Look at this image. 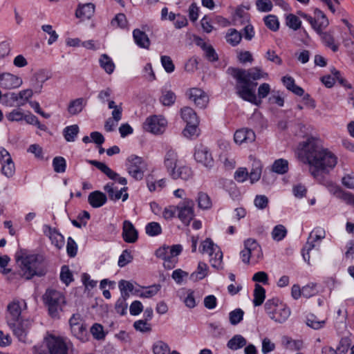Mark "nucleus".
<instances>
[{
    "mask_svg": "<svg viewBox=\"0 0 354 354\" xmlns=\"http://www.w3.org/2000/svg\"><path fill=\"white\" fill-rule=\"evenodd\" d=\"M304 161H306L313 167L310 169L311 175L323 185V183L328 180L325 179L320 173H328L333 169L337 162V156L325 148L320 140L313 137L304 144Z\"/></svg>",
    "mask_w": 354,
    "mask_h": 354,
    "instance_id": "obj_1",
    "label": "nucleus"
},
{
    "mask_svg": "<svg viewBox=\"0 0 354 354\" xmlns=\"http://www.w3.org/2000/svg\"><path fill=\"white\" fill-rule=\"evenodd\" d=\"M227 72L237 82L235 86L237 95L245 101L258 104L254 91L257 83L252 82V80L266 78L268 76V73L263 72L258 67L249 69L230 67Z\"/></svg>",
    "mask_w": 354,
    "mask_h": 354,
    "instance_id": "obj_2",
    "label": "nucleus"
},
{
    "mask_svg": "<svg viewBox=\"0 0 354 354\" xmlns=\"http://www.w3.org/2000/svg\"><path fill=\"white\" fill-rule=\"evenodd\" d=\"M16 260L17 262L21 261V275L26 279H30L34 276L41 277L46 274L44 258L41 255L17 256Z\"/></svg>",
    "mask_w": 354,
    "mask_h": 354,
    "instance_id": "obj_3",
    "label": "nucleus"
},
{
    "mask_svg": "<svg viewBox=\"0 0 354 354\" xmlns=\"http://www.w3.org/2000/svg\"><path fill=\"white\" fill-rule=\"evenodd\" d=\"M269 317L277 323L285 322L290 315V309L277 297L269 299L264 305Z\"/></svg>",
    "mask_w": 354,
    "mask_h": 354,
    "instance_id": "obj_4",
    "label": "nucleus"
},
{
    "mask_svg": "<svg viewBox=\"0 0 354 354\" xmlns=\"http://www.w3.org/2000/svg\"><path fill=\"white\" fill-rule=\"evenodd\" d=\"M44 304L47 306L49 315L53 318L59 317L66 304L64 295L54 289H47L43 296Z\"/></svg>",
    "mask_w": 354,
    "mask_h": 354,
    "instance_id": "obj_5",
    "label": "nucleus"
},
{
    "mask_svg": "<svg viewBox=\"0 0 354 354\" xmlns=\"http://www.w3.org/2000/svg\"><path fill=\"white\" fill-rule=\"evenodd\" d=\"M240 255L244 263H249L250 260L257 261L263 257V252L258 242L252 238L244 241V249L241 251Z\"/></svg>",
    "mask_w": 354,
    "mask_h": 354,
    "instance_id": "obj_6",
    "label": "nucleus"
},
{
    "mask_svg": "<svg viewBox=\"0 0 354 354\" xmlns=\"http://www.w3.org/2000/svg\"><path fill=\"white\" fill-rule=\"evenodd\" d=\"M27 308L24 300L14 299L6 307L5 319L8 325H13V323L23 319L21 313L23 310Z\"/></svg>",
    "mask_w": 354,
    "mask_h": 354,
    "instance_id": "obj_7",
    "label": "nucleus"
},
{
    "mask_svg": "<svg viewBox=\"0 0 354 354\" xmlns=\"http://www.w3.org/2000/svg\"><path fill=\"white\" fill-rule=\"evenodd\" d=\"M146 166V163L141 157L131 155L127 158V171L136 180L143 178Z\"/></svg>",
    "mask_w": 354,
    "mask_h": 354,
    "instance_id": "obj_8",
    "label": "nucleus"
},
{
    "mask_svg": "<svg viewBox=\"0 0 354 354\" xmlns=\"http://www.w3.org/2000/svg\"><path fill=\"white\" fill-rule=\"evenodd\" d=\"M47 346L48 353L35 346V354H68V346L61 337H50L48 339Z\"/></svg>",
    "mask_w": 354,
    "mask_h": 354,
    "instance_id": "obj_9",
    "label": "nucleus"
},
{
    "mask_svg": "<svg viewBox=\"0 0 354 354\" xmlns=\"http://www.w3.org/2000/svg\"><path fill=\"white\" fill-rule=\"evenodd\" d=\"M326 236V232L324 228L317 227L315 228L309 235L306 244L302 249V257L304 260L309 264L310 254L309 252L312 250L315 245V242L321 241Z\"/></svg>",
    "mask_w": 354,
    "mask_h": 354,
    "instance_id": "obj_10",
    "label": "nucleus"
},
{
    "mask_svg": "<svg viewBox=\"0 0 354 354\" xmlns=\"http://www.w3.org/2000/svg\"><path fill=\"white\" fill-rule=\"evenodd\" d=\"M32 321L30 319H23L13 323V325H8L12 330L14 335L21 342H27V335L32 326Z\"/></svg>",
    "mask_w": 354,
    "mask_h": 354,
    "instance_id": "obj_11",
    "label": "nucleus"
},
{
    "mask_svg": "<svg viewBox=\"0 0 354 354\" xmlns=\"http://www.w3.org/2000/svg\"><path fill=\"white\" fill-rule=\"evenodd\" d=\"M194 206V201L189 198H185L177 205L178 216L183 223L189 225L195 216Z\"/></svg>",
    "mask_w": 354,
    "mask_h": 354,
    "instance_id": "obj_12",
    "label": "nucleus"
},
{
    "mask_svg": "<svg viewBox=\"0 0 354 354\" xmlns=\"http://www.w3.org/2000/svg\"><path fill=\"white\" fill-rule=\"evenodd\" d=\"M167 125V120L160 115H153L146 119L143 128L153 134L162 133Z\"/></svg>",
    "mask_w": 354,
    "mask_h": 354,
    "instance_id": "obj_13",
    "label": "nucleus"
},
{
    "mask_svg": "<svg viewBox=\"0 0 354 354\" xmlns=\"http://www.w3.org/2000/svg\"><path fill=\"white\" fill-rule=\"evenodd\" d=\"M186 95L200 109L206 107L209 102V97L205 92L198 88H189L186 92Z\"/></svg>",
    "mask_w": 354,
    "mask_h": 354,
    "instance_id": "obj_14",
    "label": "nucleus"
},
{
    "mask_svg": "<svg viewBox=\"0 0 354 354\" xmlns=\"http://www.w3.org/2000/svg\"><path fill=\"white\" fill-rule=\"evenodd\" d=\"M194 158L206 167L211 168L214 165L212 155L206 146L201 145L196 147Z\"/></svg>",
    "mask_w": 354,
    "mask_h": 354,
    "instance_id": "obj_15",
    "label": "nucleus"
},
{
    "mask_svg": "<svg viewBox=\"0 0 354 354\" xmlns=\"http://www.w3.org/2000/svg\"><path fill=\"white\" fill-rule=\"evenodd\" d=\"M23 83L21 78L9 73L0 74V87L13 89L19 87Z\"/></svg>",
    "mask_w": 354,
    "mask_h": 354,
    "instance_id": "obj_16",
    "label": "nucleus"
},
{
    "mask_svg": "<svg viewBox=\"0 0 354 354\" xmlns=\"http://www.w3.org/2000/svg\"><path fill=\"white\" fill-rule=\"evenodd\" d=\"M323 185L328 187L330 192L338 194L346 203L354 205V195L350 192H343L341 188L331 180H326Z\"/></svg>",
    "mask_w": 354,
    "mask_h": 354,
    "instance_id": "obj_17",
    "label": "nucleus"
},
{
    "mask_svg": "<svg viewBox=\"0 0 354 354\" xmlns=\"http://www.w3.org/2000/svg\"><path fill=\"white\" fill-rule=\"evenodd\" d=\"M122 238L127 243H135L138 238V233L132 223L128 220L123 222Z\"/></svg>",
    "mask_w": 354,
    "mask_h": 354,
    "instance_id": "obj_18",
    "label": "nucleus"
},
{
    "mask_svg": "<svg viewBox=\"0 0 354 354\" xmlns=\"http://www.w3.org/2000/svg\"><path fill=\"white\" fill-rule=\"evenodd\" d=\"M104 189L107 192L109 198L112 201H117L122 198V201H125L129 197L127 193L123 194V192H126L127 190V187H124L120 190H118L117 188L114 187V183H109L104 185Z\"/></svg>",
    "mask_w": 354,
    "mask_h": 354,
    "instance_id": "obj_19",
    "label": "nucleus"
},
{
    "mask_svg": "<svg viewBox=\"0 0 354 354\" xmlns=\"http://www.w3.org/2000/svg\"><path fill=\"white\" fill-rule=\"evenodd\" d=\"M256 138L254 132L252 129H241L237 130L234 136V142L239 145L250 143L254 141Z\"/></svg>",
    "mask_w": 354,
    "mask_h": 354,
    "instance_id": "obj_20",
    "label": "nucleus"
},
{
    "mask_svg": "<svg viewBox=\"0 0 354 354\" xmlns=\"http://www.w3.org/2000/svg\"><path fill=\"white\" fill-rule=\"evenodd\" d=\"M95 12V6L92 3L80 4L75 12V16L82 20L91 19Z\"/></svg>",
    "mask_w": 354,
    "mask_h": 354,
    "instance_id": "obj_21",
    "label": "nucleus"
},
{
    "mask_svg": "<svg viewBox=\"0 0 354 354\" xmlns=\"http://www.w3.org/2000/svg\"><path fill=\"white\" fill-rule=\"evenodd\" d=\"M107 201L105 194L100 191H94L89 194L88 202L93 208H99L103 206Z\"/></svg>",
    "mask_w": 354,
    "mask_h": 354,
    "instance_id": "obj_22",
    "label": "nucleus"
},
{
    "mask_svg": "<svg viewBox=\"0 0 354 354\" xmlns=\"http://www.w3.org/2000/svg\"><path fill=\"white\" fill-rule=\"evenodd\" d=\"M315 24L314 30L316 32H320L325 29L329 24V21L326 15L319 9L315 8L314 11Z\"/></svg>",
    "mask_w": 354,
    "mask_h": 354,
    "instance_id": "obj_23",
    "label": "nucleus"
},
{
    "mask_svg": "<svg viewBox=\"0 0 354 354\" xmlns=\"http://www.w3.org/2000/svg\"><path fill=\"white\" fill-rule=\"evenodd\" d=\"M133 37L135 43L140 48L149 49L151 42L147 35L144 31L138 28L133 30Z\"/></svg>",
    "mask_w": 354,
    "mask_h": 354,
    "instance_id": "obj_24",
    "label": "nucleus"
},
{
    "mask_svg": "<svg viewBox=\"0 0 354 354\" xmlns=\"http://www.w3.org/2000/svg\"><path fill=\"white\" fill-rule=\"evenodd\" d=\"M48 79L49 77L46 75L43 71L35 73L31 80V86L34 88L35 93H40L43 88V84Z\"/></svg>",
    "mask_w": 354,
    "mask_h": 354,
    "instance_id": "obj_25",
    "label": "nucleus"
},
{
    "mask_svg": "<svg viewBox=\"0 0 354 354\" xmlns=\"http://www.w3.org/2000/svg\"><path fill=\"white\" fill-rule=\"evenodd\" d=\"M177 161L178 154L176 151L173 149H168L165 155L164 165L169 173L171 170L176 169Z\"/></svg>",
    "mask_w": 354,
    "mask_h": 354,
    "instance_id": "obj_26",
    "label": "nucleus"
},
{
    "mask_svg": "<svg viewBox=\"0 0 354 354\" xmlns=\"http://www.w3.org/2000/svg\"><path fill=\"white\" fill-rule=\"evenodd\" d=\"M169 175L173 179L180 178L183 180H189L192 176V171L191 168L183 166L180 167L177 171L172 169L169 171Z\"/></svg>",
    "mask_w": 354,
    "mask_h": 354,
    "instance_id": "obj_27",
    "label": "nucleus"
},
{
    "mask_svg": "<svg viewBox=\"0 0 354 354\" xmlns=\"http://www.w3.org/2000/svg\"><path fill=\"white\" fill-rule=\"evenodd\" d=\"M86 105L84 98L80 97L70 102L67 111L71 115H77L83 110Z\"/></svg>",
    "mask_w": 354,
    "mask_h": 354,
    "instance_id": "obj_28",
    "label": "nucleus"
},
{
    "mask_svg": "<svg viewBox=\"0 0 354 354\" xmlns=\"http://www.w3.org/2000/svg\"><path fill=\"white\" fill-rule=\"evenodd\" d=\"M181 118L187 124H199L196 113L190 107L185 106L181 109Z\"/></svg>",
    "mask_w": 354,
    "mask_h": 354,
    "instance_id": "obj_29",
    "label": "nucleus"
},
{
    "mask_svg": "<svg viewBox=\"0 0 354 354\" xmlns=\"http://www.w3.org/2000/svg\"><path fill=\"white\" fill-rule=\"evenodd\" d=\"M321 37L322 42L333 52L338 50V46L335 44V40L333 35L330 32H317Z\"/></svg>",
    "mask_w": 354,
    "mask_h": 354,
    "instance_id": "obj_30",
    "label": "nucleus"
},
{
    "mask_svg": "<svg viewBox=\"0 0 354 354\" xmlns=\"http://www.w3.org/2000/svg\"><path fill=\"white\" fill-rule=\"evenodd\" d=\"M71 330L72 334L80 341L85 342L88 339L87 329L84 323L71 328Z\"/></svg>",
    "mask_w": 354,
    "mask_h": 354,
    "instance_id": "obj_31",
    "label": "nucleus"
},
{
    "mask_svg": "<svg viewBox=\"0 0 354 354\" xmlns=\"http://www.w3.org/2000/svg\"><path fill=\"white\" fill-rule=\"evenodd\" d=\"M254 299H253V304L254 306H261L266 298V290L263 287L260 286L259 284H255L254 290Z\"/></svg>",
    "mask_w": 354,
    "mask_h": 354,
    "instance_id": "obj_32",
    "label": "nucleus"
},
{
    "mask_svg": "<svg viewBox=\"0 0 354 354\" xmlns=\"http://www.w3.org/2000/svg\"><path fill=\"white\" fill-rule=\"evenodd\" d=\"M207 265L204 262L200 261L198 264L196 271L191 274L190 279L194 281L203 279L206 277L207 274Z\"/></svg>",
    "mask_w": 354,
    "mask_h": 354,
    "instance_id": "obj_33",
    "label": "nucleus"
},
{
    "mask_svg": "<svg viewBox=\"0 0 354 354\" xmlns=\"http://www.w3.org/2000/svg\"><path fill=\"white\" fill-rule=\"evenodd\" d=\"M241 33L234 28L229 29L225 35L226 41L232 46H237L241 41Z\"/></svg>",
    "mask_w": 354,
    "mask_h": 354,
    "instance_id": "obj_34",
    "label": "nucleus"
},
{
    "mask_svg": "<svg viewBox=\"0 0 354 354\" xmlns=\"http://www.w3.org/2000/svg\"><path fill=\"white\" fill-rule=\"evenodd\" d=\"M247 344L246 339L241 335H236L232 339H230L227 346L231 350H238L243 348Z\"/></svg>",
    "mask_w": 354,
    "mask_h": 354,
    "instance_id": "obj_35",
    "label": "nucleus"
},
{
    "mask_svg": "<svg viewBox=\"0 0 354 354\" xmlns=\"http://www.w3.org/2000/svg\"><path fill=\"white\" fill-rule=\"evenodd\" d=\"M196 201L198 207L202 209H209L212 206L210 197L207 194L203 192H198Z\"/></svg>",
    "mask_w": 354,
    "mask_h": 354,
    "instance_id": "obj_36",
    "label": "nucleus"
},
{
    "mask_svg": "<svg viewBox=\"0 0 354 354\" xmlns=\"http://www.w3.org/2000/svg\"><path fill=\"white\" fill-rule=\"evenodd\" d=\"M272 170L279 174L287 173L288 171V160L283 158L276 160L272 165Z\"/></svg>",
    "mask_w": 354,
    "mask_h": 354,
    "instance_id": "obj_37",
    "label": "nucleus"
},
{
    "mask_svg": "<svg viewBox=\"0 0 354 354\" xmlns=\"http://www.w3.org/2000/svg\"><path fill=\"white\" fill-rule=\"evenodd\" d=\"M1 163L2 174L8 178L12 176L15 171V167L12 158H8V159L5 160V162Z\"/></svg>",
    "mask_w": 354,
    "mask_h": 354,
    "instance_id": "obj_38",
    "label": "nucleus"
},
{
    "mask_svg": "<svg viewBox=\"0 0 354 354\" xmlns=\"http://www.w3.org/2000/svg\"><path fill=\"white\" fill-rule=\"evenodd\" d=\"M175 93L170 90H162L160 101L164 106H171L176 101Z\"/></svg>",
    "mask_w": 354,
    "mask_h": 354,
    "instance_id": "obj_39",
    "label": "nucleus"
},
{
    "mask_svg": "<svg viewBox=\"0 0 354 354\" xmlns=\"http://www.w3.org/2000/svg\"><path fill=\"white\" fill-rule=\"evenodd\" d=\"M100 64L101 67L109 74H111L115 69V64L112 59L105 54L101 56Z\"/></svg>",
    "mask_w": 354,
    "mask_h": 354,
    "instance_id": "obj_40",
    "label": "nucleus"
},
{
    "mask_svg": "<svg viewBox=\"0 0 354 354\" xmlns=\"http://www.w3.org/2000/svg\"><path fill=\"white\" fill-rule=\"evenodd\" d=\"M79 133V127L77 124L66 127L64 129V138L68 142H73Z\"/></svg>",
    "mask_w": 354,
    "mask_h": 354,
    "instance_id": "obj_41",
    "label": "nucleus"
},
{
    "mask_svg": "<svg viewBox=\"0 0 354 354\" xmlns=\"http://www.w3.org/2000/svg\"><path fill=\"white\" fill-rule=\"evenodd\" d=\"M198 124H187L185 128L183 131L185 137L193 139L199 135Z\"/></svg>",
    "mask_w": 354,
    "mask_h": 354,
    "instance_id": "obj_42",
    "label": "nucleus"
},
{
    "mask_svg": "<svg viewBox=\"0 0 354 354\" xmlns=\"http://www.w3.org/2000/svg\"><path fill=\"white\" fill-rule=\"evenodd\" d=\"M244 312L241 308H236L229 313V319L232 325H236L243 319Z\"/></svg>",
    "mask_w": 354,
    "mask_h": 354,
    "instance_id": "obj_43",
    "label": "nucleus"
},
{
    "mask_svg": "<svg viewBox=\"0 0 354 354\" xmlns=\"http://www.w3.org/2000/svg\"><path fill=\"white\" fill-rule=\"evenodd\" d=\"M202 246V252H207L209 254L210 257H212L214 252H216V249H218V246L215 245L212 240L209 238L206 239L201 243Z\"/></svg>",
    "mask_w": 354,
    "mask_h": 354,
    "instance_id": "obj_44",
    "label": "nucleus"
},
{
    "mask_svg": "<svg viewBox=\"0 0 354 354\" xmlns=\"http://www.w3.org/2000/svg\"><path fill=\"white\" fill-rule=\"evenodd\" d=\"M287 234L286 227L282 225H276L272 232V238L277 241H281Z\"/></svg>",
    "mask_w": 354,
    "mask_h": 354,
    "instance_id": "obj_45",
    "label": "nucleus"
},
{
    "mask_svg": "<svg viewBox=\"0 0 354 354\" xmlns=\"http://www.w3.org/2000/svg\"><path fill=\"white\" fill-rule=\"evenodd\" d=\"M146 233L151 236L159 235L162 232V228L157 222H151L145 227Z\"/></svg>",
    "mask_w": 354,
    "mask_h": 354,
    "instance_id": "obj_46",
    "label": "nucleus"
},
{
    "mask_svg": "<svg viewBox=\"0 0 354 354\" xmlns=\"http://www.w3.org/2000/svg\"><path fill=\"white\" fill-rule=\"evenodd\" d=\"M60 279L66 286L73 281V274L71 272L68 266H63L61 268Z\"/></svg>",
    "mask_w": 354,
    "mask_h": 354,
    "instance_id": "obj_47",
    "label": "nucleus"
},
{
    "mask_svg": "<svg viewBox=\"0 0 354 354\" xmlns=\"http://www.w3.org/2000/svg\"><path fill=\"white\" fill-rule=\"evenodd\" d=\"M54 170L57 173H63L66 170V163L63 157L57 156L53 160Z\"/></svg>",
    "mask_w": 354,
    "mask_h": 354,
    "instance_id": "obj_48",
    "label": "nucleus"
},
{
    "mask_svg": "<svg viewBox=\"0 0 354 354\" xmlns=\"http://www.w3.org/2000/svg\"><path fill=\"white\" fill-rule=\"evenodd\" d=\"M90 331L95 339L101 340L105 337L103 326L100 324H94L91 326Z\"/></svg>",
    "mask_w": 354,
    "mask_h": 354,
    "instance_id": "obj_49",
    "label": "nucleus"
},
{
    "mask_svg": "<svg viewBox=\"0 0 354 354\" xmlns=\"http://www.w3.org/2000/svg\"><path fill=\"white\" fill-rule=\"evenodd\" d=\"M153 351L154 354H171L169 346L162 341H159L153 345Z\"/></svg>",
    "mask_w": 354,
    "mask_h": 354,
    "instance_id": "obj_50",
    "label": "nucleus"
},
{
    "mask_svg": "<svg viewBox=\"0 0 354 354\" xmlns=\"http://www.w3.org/2000/svg\"><path fill=\"white\" fill-rule=\"evenodd\" d=\"M266 26L272 31H277L279 27V23L276 16L268 15L264 17Z\"/></svg>",
    "mask_w": 354,
    "mask_h": 354,
    "instance_id": "obj_51",
    "label": "nucleus"
},
{
    "mask_svg": "<svg viewBox=\"0 0 354 354\" xmlns=\"http://www.w3.org/2000/svg\"><path fill=\"white\" fill-rule=\"evenodd\" d=\"M33 95V91L30 88L24 89L19 91L17 93V96L19 97V102H18V106H23L26 104V102L28 101L30 98H31Z\"/></svg>",
    "mask_w": 354,
    "mask_h": 354,
    "instance_id": "obj_52",
    "label": "nucleus"
},
{
    "mask_svg": "<svg viewBox=\"0 0 354 354\" xmlns=\"http://www.w3.org/2000/svg\"><path fill=\"white\" fill-rule=\"evenodd\" d=\"M160 61L162 67L164 68L167 73H171L174 71L175 66L169 56L162 55L160 57Z\"/></svg>",
    "mask_w": 354,
    "mask_h": 354,
    "instance_id": "obj_53",
    "label": "nucleus"
},
{
    "mask_svg": "<svg viewBox=\"0 0 354 354\" xmlns=\"http://www.w3.org/2000/svg\"><path fill=\"white\" fill-rule=\"evenodd\" d=\"M306 324L313 329L317 330L324 327L325 321H319L315 316L310 315L306 319Z\"/></svg>",
    "mask_w": 354,
    "mask_h": 354,
    "instance_id": "obj_54",
    "label": "nucleus"
},
{
    "mask_svg": "<svg viewBox=\"0 0 354 354\" xmlns=\"http://www.w3.org/2000/svg\"><path fill=\"white\" fill-rule=\"evenodd\" d=\"M301 24L299 19L295 15L290 14L286 17V25L295 30L300 28Z\"/></svg>",
    "mask_w": 354,
    "mask_h": 354,
    "instance_id": "obj_55",
    "label": "nucleus"
},
{
    "mask_svg": "<svg viewBox=\"0 0 354 354\" xmlns=\"http://www.w3.org/2000/svg\"><path fill=\"white\" fill-rule=\"evenodd\" d=\"M134 328L142 333L150 332L151 330V324L146 320H138L133 324Z\"/></svg>",
    "mask_w": 354,
    "mask_h": 354,
    "instance_id": "obj_56",
    "label": "nucleus"
},
{
    "mask_svg": "<svg viewBox=\"0 0 354 354\" xmlns=\"http://www.w3.org/2000/svg\"><path fill=\"white\" fill-rule=\"evenodd\" d=\"M256 6L260 12H270L272 9V3L270 0H257Z\"/></svg>",
    "mask_w": 354,
    "mask_h": 354,
    "instance_id": "obj_57",
    "label": "nucleus"
},
{
    "mask_svg": "<svg viewBox=\"0 0 354 354\" xmlns=\"http://www.w3.org/2000/svg\"><path fill=\"white\" fill-rule=\"evenodd\" d=\"M261 176V167L259 163H257L255 167H253L251 169L250 174H248V177L251 181V183H254L257 182Z\"/></svg>",
    "mask_w": 354,
    "mask_h": 354,
    "instance_id": "obj_58",
    "label": "nucleus"
},
{
    "mask_svg": "<svg viewBox=\"0 0 354 354\" xmlns=\"http://www.w3.org/2000/svg\"><path fill=\"white\" fill-rule=\"evenodd\" d=\"M351 345V341L348 337H343L341 339L337 351L339 354H346Z\"/></svg>",
    "mask_w": 354,
    "mask_h": 354,
    "instance_id": "obj_59",
    "label": "nucleus"
},
{
    "mask_svg": "<svg viewBox=\"0 0 354 354\" xmlns=\"http://www.w3.org/2000/svg\"><path fill=\"white\" fill-rule=\"evenodd\" d=\"M133 260V256L131 254V252L125 250L122 252V253L119 257L118 259V266L120 268L124 267L129 263L131 262Z\"/></svg>",
    "mask_w": 354,
    "mask_h": 354,
    "instance_id": "obj_60",
    "label": "nucleus"
},
{
    "mask_svg": "<svg viewBox=\"0 0 354 354\" xmlns=\"http://www.w3.org/2000/svg\"><path fill=\"white\" fill-rule=\"evenodd\" d=\"M205 58L211 62L218 60V55L212 45H209L203 50Z\"/></svg>",
    "mask_w": 354,
    "mask_h": 354,
    "instance_id": "obj_61",
    "label": "nucleus"
},
{
    "mask_svg": "<svg viewBox=\"0 0 354 354\" xmlns=\"http://www.w3.org/2000/svg\"><path fill=\"white\" fill-rule=\"evenodd\" d=\"M50 238L52 241V243L58 249H61L64 245V239L61 234L54 231L50 234Z\"/></svg>",
    "mask_w": 354,
    "mask_h": 354,
    "instance_id": "obj_62",
    "label": "nucleus"
},
{
    "mask_svg": "<svg viewBox=\"0 0 354 354\" xmlns=\"http://www.w3.org/2000/svg\"><path fill=\"white\" fill-rule=\"evenodd\" d=\"M41 29L44 32L50 35V38L48 40V44L49 45L53 44L55 42L58 38V35L57 32L53 30V27L50 25H43L41 26Z\"/></svg>",
    "mask_w": 354,
    "mask_h": 354,
    "instance_id": "obj_63",
    "label": "nucleus"
},
{
    "mask_svg": "<svg viewBox=\"0 0 354 354\" xmlns=\"http://www.w3.org/2000/svg\"><path fill=\"white\" fill-rule=\"evenodd\" d=\"M160 285H153L149 287L148 290L142 291L139 296L143 298H150L156 295L160 290Z\"/></svg>",
    "mask_w": 354,
    "mask_h": 354,
    "instance_id": "obj_64",
    "label": "nucleus"
}]
</instances>
